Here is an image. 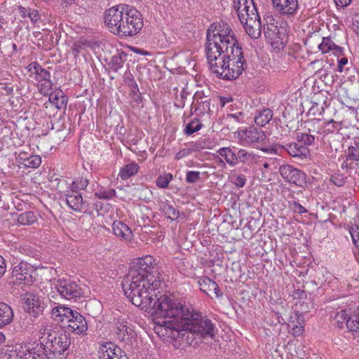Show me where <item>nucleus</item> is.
Listing matches in <instances>:
<instances>
[{
	"instance_id": "nucleus-16",
	"label": "nucleus",
	"mask_w": 359,
	"mask_h": 359,
	"mask_svg": "<svg viewBox=\"0 0 359 359\" xmlns=\"http://www.w3.org/2000/svg\"><path fill=\"white\" fill-rule=\"evenodd\" d=\"M238 135L243 144L261 142L266 138V135L264 131L254 127H249L245 130L238 131Z\"/></svg>"
},
{
	"instance_id": "nucleus-10",
	"label": "nucleus",
	"mask_w": 359,
	"mask_h": 359,
	"mask_svg": "<svg viewBox=\"0 0 359 359\" xmlns=\"http://www.w3.org/2000/svg\"><path fill=\"white\" fill-rule=\"evenodd\" d=\"M55 285L61 297L66 299L75 302L83 295L81 287L70 278H58Z\"/></svg>"
},
{
	"instance_id": "nucleus-20",
	"label": "nucleus",
	"mask_w": 359,
	"mask_h": 359,
	"mask_svg": "<svg viewBox=\"0 0 359 359\" xmlns=\"http://www.w3.org/2000/svg\"><path fill=\"white\" fill-rule=\"evenodd\" d=\"M125 352L111 342H105L100 346V359H114L122 355Z\"/></svg>"
},
{
	"instance_id": "nucleus-9",
	"label": "nucleus",
	"mask_w": 359,
	"mask_h": 359,
	"mask_svg": "<svg viewBox=\"0 0 359 359\" xmlns=\"http://www.w3.org/2000/svg\"><path fill=\"white\" fill-rule=\"evenodd\" d=\"M125 4L113 6L106 11L104 22L109 30L116 35H123V22H124Z\"/></svg>"
},
{
	"instance_id": "nucleus-12",
	"label": "nucleus",
	"mask_w": 359,
	"mask_h": 359,
	"mask_svg": "<svg viewBox=\"0 0 359 359\" xmlns=\"http://www.w3.org/2000/svg\"><path fill=\"white\" fill-rule=\"evenodd\" d=\"M21 300L25 304L24 309L31 316L37 318L43 313V304L38 294L26 292L21 295Z\"/></svg>"
},
{
	"instance_id": "nucleus-19",
	"label": "nucleus",
	"mask_w": 359,
	"mask_h": 359,
	"mask_svg": "<svg viewBox=\"0 0 359 359\" xmlns=\"http://www.w3.org/2000/svg\"><path fill=\"white\" fill-rule=\"evenodd\" d=\"M273 6L280 14L292 15L298 8L297 0H271Z\"/></svg>"
},
{
	"instance_id": "nucleus-25",
	"label": "nucleus",
	"mask_w": 359,
	"mask_h": 359,
	"mask_svg": "<svg viewBox=\"0 0 359 359\" xmlns=\"http://www.w3.org/2000/svg\"><path fill=\"white\" fill-rule=\"evenodd\" d=\"M114 235L126 241H130L133 237L130 229L121 221H114L112 224Z\"/></svg>"
},
{
	"instance_id": "nucleus-45",
	"label": "nucleus",
	"mask_w": 359,
	"mask_h": 359,
	"mask_svg": "<svg viewBox=\"0 0 359 359\" xmlns=\"http://www.w3.org/2000/svg\"><path fill=\"white\" fill-rule=\"evenodd\" d=\"M348 320H349L348 314L346 313V311L342 310L335 315L334 318V323L337 327L341 328L343 327L344 323L346 324Z\"/></svg>"
},
{
	"instance_id": "nucleus-29",
	"label": "nucleus",
	"mask_w": 359,
	"mask_h": 359,
	"mask_svg": "<svg viewBox=\"0 0 359 359\" xmlns=\"http://www.w3.org/2000/svg\"><path fill=\"white\" fill-rule=\"evenodd\" d=\"M74 311L69 307L56 306L53 309L52 315L55 320L67 323Z\"/></svg>"
},
{
	"instance_id": "nucleus-48",
	"label": "nucleus",
	"mask_w": 359,
	"mask_h": 359,
	"mask_svg": "<svg viewBox=\"0 0 359 359\" xmlns=\"http://www.w3.org/2000/svg\"><path fill=\"white\" fill-rule=\"evenodd\" d=\"M345 157L346 158V160H350L351 161H359V152L356 148H355L354 145H351L348 147Z\"/></svg>"
},
{
	"instance_id": "nucleus-3",
	"label": "nucleus",
	"mask_w": 359,
	"mask_h": 359,
	"mask_svg": "<svg viewBox=\"0 0 359 359\" xmlns=\"http://www.w3.org/2000/svg\"><path fill=\"white\" fill-rule=\"evenodd\" d=\"M152 277L142 282L129 280L122 283L123 290L129 301L147 313L151 311L154 299L150 291L157 290L161 286V281L158 279L153 280Z\"/></svg>"
},
{
	"instance_id": "nucleus-37",
	"label": "nucleus",
	"mask_w": 359,
	"mask_h": 359,
	"mask_svg": "<svg viewBox=\"0 0 359 359\" xmlns=\"http://www.w3.org/2000/svg\"><path fill=\"white\" fill-rule=\"evenodd\" d=\"M295 140L302 146L306 147V148H308L309 146L314 145L316 142V139L312 135L305 133L302 131L297 132L296 133Z\"/></svg>"
},
{
	"instance_id": "nucleus-33",
	"label": "nucleus",
	"mask_w": 359,
	"mask_h": 359,
	"mask_svg": "<svg viewBox=\"0 0 359 359\" xmlns=\"http://www.w3.org/2000/svg\"><path fill=\"white\" fill-rule=\"evenodd\" d=\"M346 327L354 337H359V312L354 313L349 316V320L346 322Z\"/></svg>"
},
{
	"instance_id": "nucleus-54",
	"label": "nucleus",
	"mask_w": 359,
	"mask_h": 359,
	"mask_svg": "<svg viewBox=\"0 0 359 359\" xmlns=\"http://www.w3.org/2000/svg\"><path fill=\"white\" fill-rule=\"evenodd\" d=\"M95 195L100 199H110L116 196V191L114 189H110L107 191L96 193Z\"/></svg>"
},
{
	"instance_id": "nucleus-22",
	"label": "nucleus",
	"mask_w": 359,
	"mask_h": 359,
	"mask_svg": "<svg viewBox=\"0 0 359 359\" xmlns=\"http://www.w3.org/2000/svg\"><path fill=\"white\" fill-rule=\"evenodd\" d=\"M325 123L320 118H312L305 121L304 126L302 128V132L312 135L315 139H318L317 136L320 134L324 128Z\"/></svg>"
},
{
	"instance_id": "nucleus-63",
	"label": "nucleus",
	"mask_w": 359,
	"mask_h": 359,
	"mask_svg": "<svg viewBox=\"0 0 359 359\" xmlns=\"http://www.w3.org/2000/svg\"><path fill=\"white\" fill-rule=\"evenodd\" d=\"M225 120L226 121L230 123V122H236V123H239L240 122V120H239V116L236 114H227L226 117L225 118Z\"/></svg>"
},
{
	"instance_id": "nucleus-26",
	"label": "nucleus",
	"mask_w": 359,
	"mask_h": 359,
	"mask_svg": "<svg viewBox=\"0 0 359 359\" xmlns=\"http://www.w3.org/2000/svg\"><path fill=\"white\" fill-rule=\"evenodd\" d=\"M13 318V312L11 306L0 302V328L10 324Z\"/></svg>"
},
{
	"instance_id": "nucleus-46",
	"label": "nucleus",
	"mask_w": 359,
	"mask_h": 359,
	"mask_svg": "<svg viewBox=\"0 0 359 359\" xmlns=\"http://www.w3.org/2000/svg\"><path fill=\"white\" fill-rule=\"evenodd\" d=\"M173 177L171 173L160 175L156 180V184L159 188L165 189L168 187Z\"/></svg>"
},
{
	"instance_id": "nucleus-27",
	"label": "nucleus",
	"mask_w": 359,
	"mask_h": 359,
	"mask_svg": "<svg viewBox=\"0 0 359 359\" xmlns=\"http://www.w3.org/2000/svg\"><path fill=\"white\" fill-rule=\"evenodd\" d=\"M128 54L123 50H116V53L112 55L109 66L110 68L115 72H117L120 69L124 62L126 61Z\"/></svg>"
},
{
	"instance_id": "nucleus-21",
	"label": "nucleus",
	"mask_w": 359,
	"mask_h": 359,
	"mask_svg": "<svg viewBox=\"0 0 359 359\" xmlns=\"http://www.w3.org/2000/svg\"><path fill=\"white\" fill-rule=\"evenodd\" d=\"M285 151L294 158H305L310 155V150L299 142H291L285 144Z\"/></svg>"
},
{
	"instance_id": "nucleus-15",
	"label": "nucleus",
	"mask_w": 359,
	"mask_h": 359,
	"mask_svg": "<svg viewBox=\"0 0 359 359\" xmlns=\"http://www.w3.org/2000/svg\"><path fill=\"white\" fill-rule=\"evenodd\" d=\"M65 325L67 330L75 334H85L88 330V324L85 318L78 311H74Z\"/></svg>"
},
{
	"instance_id": "nucleus-42",
	"label": "nucleus",
	"mask_w": 359,
	"mask_h": 359,
	"mask_svg": "<svg viewBox=\"0 0 359 359\" xmlns=\"http://www.w3.org/2000/svg\"><path fill=\"white\" fill-rule=\"evenodd\" d=\"M161 210L167 218L171 220H176L180 217V212L168 203H164Z\"/></svg>"
},
{
	"instance_id": "nucleus-38",
	"label": "nucleus",
	"mask_w": 359,
	"mask_h": 359,
	"mask_svg": "<svg viewBox=\"0 0 359 359\" xmlns=\"http://www.w3.org/2000/svg\"><path fill=\"white\" fill-rule=\"evenodd\" d=\"M49 101L53 104H55L57 108H61L62 105L65 103L67 104V98L64 95V93L60 90H56L53 93L50 92Z\"/></svg>"
},
{
	"instance_id": "nucleus-7",
	"label": "nucleus",
	"mask_w": 359,
	"mask_h": 359,
	"mask_svg": "<svg viewBox=\"0 0 359 359\" xmlns=\"http://www.w3.org/2000/svg\"><path fill=\"white\" fill-rule=\"evenodd\" d=\"M143 18L135 8L126 5L124 8V22H123V36H133L143 27Z\"/></svg>"
},
{
	"instance_id": "nucleus-41",
	"label": "nucleus",
	"mask_w": 359,
	"mask_h": 359,
	"mask_svg": "<svg viewBox=\"0 0 359 359\" xmlns=\"http://www.w3.org/2000/svg\"><path fill=\"white\" fill-rule=\"evenodd\" d=\"M236 13L241 22L243 23L244 18L248 17V13L250 14V13H257V10L253 1L252 6L245 5L241 8H240V9L236 11Z\"/></svg>"
},
{
	"instance_id": "nucleus-2",
	"label": "nucleus",
	"mask_w": 359,
	"mask_h": 359,
	"mask_svg": "<svg viewBox=\"0 0 359 359\" xmlns=\"http://www.w3.org/2000/svg\"><path fill=\"white\" fill-rule=\"evenodd\" d=\"M212 72L220 79L234 80L247 67L241 45L206 55Z\"/></svg>"
},
{
	"instance_id": "nucleus-8",
	"label": "nucleus",
	"mask_w": 359,
	"mask_h": 359,
	"mask_svg": "<svg viewBox=\"0 0 359 359\" xmlns=\"http://www.w3.org/2000/svg\"><path fill=\"white\" fill-rule=\"evenodd\" d=\"M36 269L24 261L14 266L11 273L13 283L18 285H31L36 281Z\"/></svg>"
},
{
	"instance_id": "nucleus-30",
	"label": "nucleus",
	"mask_w": 359,
	"mask_h": 359,
	"mask_svg": "<svg viewBox=\"0 0 359 359\" xmlns=\"http://www.w3.org/2000/svg\"><path fill=\"white\" fill-rule=\"evenodd\" d=\"M319 50L322 53H326L330 50H334L336 54L341 53L342 48L336 45L330 38L323 37L321 43L318 46Z\"/></svg>"
},
{
	"instance_id": "nucleus-23",
	"label": "nucleus",
	"mask_w": 359,
	"mask_h": 359,
	"mask_svg": "<svg viewBox=\"0 0 359 359\" xmlns=\"http://www.w3.org/2000/svg\"><path fill=\"white\" fill-rule=\"evenodd\" d=\"M288 327L293 336H299L304 332V320L302 313L296 312L294 316H291L288 322Z\"/></svg>"
},
{
	"instance_id": "nucleus-50",
	"label": "nucleus",
	"mask_w": 359,
	"mask_h": 359,
	"mask_svg": "<svg viewBox=\"0 0 359 359\" xmlns=\"http://www.w3.org/2000/svg\"><path fill=\"white\" fill-rule=\"evenodd\" d=\"M200 175L198 171H188L186 174V182L189 184L195 183L200 179Z\"/></svg>"
},
{
	"instance_id": "nucleus-35",
	"label": "nucleus",
	"mask_w": 359,
	"mask_h": 359,
	"mask_svg": "<svg viewBox=\"0 0 359 359\" xmlns=\"http://www.w3.org/2000/svg\"><path fill=\"white\" fill-rule=\"evenodd\" d=\"M196 101V111H199L201 114H204L210 110V100L208 99L204 100L203 97H199V93H196L194 96V102Z\"/></svg>"
},
{
	"instance_id": "nucleus-43",
	"label": "nucleus",
	"mask_w": 359,
	"mask_h": 359,
	"mask_svg": "<svg viewBox=\"0 0 359 359\" xmlns=\"http://www.w3.org/2000/svg\"><path fill=\"white\" fill-rule=\"evenodd\" d=\"M202 126L199 119L194 118L186 126L184 130V133L188 135H192L195 132L198 131L202 128Z\"/></svg>"
},
{
	"instance_id": "nucleus-4",
	"label": "nucleus",
	"mask_w": 359,
	"mask_h": 359,
	"mask_svg": "<svg viewBox=\"0 0 359 359\" xmlns=\"http://www.w3.org/2000/svg\"><path fill=\"white\" fill-rule=\"evenodd\" d=\"M239 45L230 25L224 22H214L207 29L205 55L211 57L212 54Z\"/></svg>"
},
{
	"instance_id": "nucleus-51",
	"label": "nucleus",
	"mask_w": 359,
	"mask_h": 359,
	"mask_svg": "<svg viewBox=\"0 0 359 359\" xmlns=\"http://www.w3.org/2000/svg\"><path fill=\"white\" fill-rule=\"evenodd\" d=\"M350 233L351 235L353 244L359 248V226L355 225L352 226L350 229Z\"/></svg>"
},
{
	"instance_id": "nucleus-13",
	"label": "nucleus",
	"mask_w": 359,
	"mask_h": 359,
	"mask_svg": "<svg viewBox=\"0 0 359 359\" xmlns=\"http://www.w3.org/2000/svg\"><path fill=\"white\" fill-rule=\"evenodd\" d=\"M115 334L117 339L126 346H131L135 341L136 334L135 331L128 325L127 322L117 320L116 323Z\"/></svg>"
},
{
	"instance_id": "nucleus-32",
	"label": "nucleus",
	"mask_w": 359,
	"mask_h": 359,
	"mask_svg": "<svg viewBox=\"0 0 359 359\" xmlns=\"http://www.w3.org/2000/svg\"><path fill=\"white\" fill-rule=\"evenodd\" d=\"M125 82L130 87V96L133 101L140 103L142 100V97L139 91L138 86L133 77H126Z\"/></svg>"
},
{
	"instance_id": "nucleus-24",
	"label": "nucleus",
	"mask_w": 359,
	"mask_h": 359,
	"mask_svg": "<svg viewBox=\"0 0 359 359\" xmlns=\"http://www.w3.org/2000/svg\"><path fill=\"white\" fill-rule=\"evenodd\" d=\"M264 34L271 44L278 43L281 40L283 33L278 25L274 23H269L264 25Z\"/></svg>"
},
{
	"instance_id": "nucleus-18",
	"label": "nucleus",
	"mask_w": 359,
	"mask_h": 359,
	"mask_svg": "<svg viewBox=\"0 0 359 359\" xmlns=\"http://www.w3.org/2000/svg\"><path fill=\"white\" fill-rule=\"evenodd\" d=\"M66 201L68 205L74 211L82 212L87 209L86 201H83L79 191L74 189L67 191Z\"/></svg>"
},
{
	"instance_id": "nucleus-44",
	"label": "nucleus",
	"mask_w": 359,
	"mask_h": 359,
	"mask_svg": "<svg viewBox=\"0 0 359 359\" xmlns=\"http://www.w3.org/2000/svg\"><path fill=\"white\" fill-rule=\"evenodd\" d=\"M41 163V158L38 155H32L25 158L23 161V164L25 167L36 168Z\"/></svg>"
},
{
	"instance_id": "nucleus-52",
	"label": "nucleus",
	"mask_w": 359,
	"mask_h": 359,
	"mask_svg": "<svg viewBox=\"0 0 359 359\" xmlns=\"http://www.w3.org/2000/svg\"><path fill=\"white\" fill-rule=\"evenodd\" d=\"M233 183L238 188L243 187L246 183V177L244 175L240 174L233 176Z\"/></svg>"
},
{
	"instance_id": "nucleus-47",
	"label": "nucleus",
	"mask_w": 359,
	"mask_h": 359,
	"mask_svg": "<svg viewBox=\"0 0 359 359\" xmlns=\"http://www.w3.org/2000/svg\"><path fill=\"white\" fill-rule=\"evenodd\" d=\"M53 83L50 80L40 81L38 82V89L43 95H48L52 90Z\"/></svg>"
},
{
	"instance_id": "nucleus-28",
	"label": "nucleus",
	"mask_w": 359,
	"mask_h": 359,
	"mask_svg": "<svg viewBox=\"0 0 359 359\" xmlns=\"http://www.w3.org/2000/svg\"><path fill=\"white\" fill-rule=\"evenodd\" d=\"M273 111L269 108H264L262 110L257 111L256 115L255 116V123L260 126H264L269 123L273 118Z\"/></svg>"
},
{
	"instance_id": "nucleus-64",
	"label": "nucleus",
	"mask_w": 359,
	"mask_h": 359,
	"mask_svg": "<svg viewBox=\"0 0 359 359\" xmlns=\"http://www.w3.org/2000/svg\"><path fill=\"white\" fill-rule=\"evenodd\" d=\"M219 104L222 107H224L227 103H229L233 101L231 97H219Z\"/></svg>"
},
{
	"instance_id": "nucleus-61",
	"label": "nucleus",
	"mask_w": 359,
	"mask_h": 359,
	"mask_svg": "<svg viewBox=\"0 0 359 359\" xmlns=\"http://www.w3.org/2000/svg\"><path fill=\"white\" fill-rule=\"evenodd\" d=\"M41 67V66L38 62H32L31 64H29L27 67V69L28 72H29L32 74H34L36 75Z\"/></svg>"
},
{
	"instance_id": "nucleus-5",
	"label": "nucleus",
	"mask_w": 359,
	"mask_h": 359,
	"mask_svg": "<svg viewBox=\"0 0 359 359\" xmlns=\"http://www.w3.org/2000/svg\"><path fill=\"white\" fill-rule=\"evenodd\" d=\"M41 340L48 351V359H65L69 355L71 339L66 332L46 328Z\"/></svg>"
},
{
	"instance_id": "nucleus-31",
	"label": "nucleus",
	"mask_w": 359,
	"mask_h": 359,
	"mask_svg": "<svg viewBox=\"0 0 359 359\" xmlns=\"http://www.w3.org/2000/svg\"><path fill=\"white\" fill-rule=\"evenodd\" d=\"M217 154L223 156L226 162L231 166H234L238 163L237 153L233 151L229 147H222L217 150Z\"/></svg>"
},
{
	"instance_id": "nucleus-34",
	"label": "nucleus",
	"mask_w": 359,
	"mask_h": 359,
	"mask_svg": "<svg viewBox=\"0 0 359 359\" xmlns=\"http://www.w3.org/2000/svg\"><path fill=\"white\" fill-rule=\"evenodd\" d=\"M140 169L138 164L131 163L124 165L119 173V176L122 180H127L137 173Z\"/></svg>"
},
{
	"instance_id": "nucleus-58",
	"label": "nucleus",
	"mask_w": 359,
	"mask_h": 359,
	"mask_svg": "<svg viewBox=\"0 0 359 359\" xmlns=\"http://www.w3.org/2000/svg\"><path fill=\"white\" fill-rule=\"evenodd\" d=\"M253 0H233V8L237 11L245 5L252 6Z\"/></svg>"
},
{
	"instance_id": "nucleus-11",
	"label": "nucleus",
	"mask_w": 359,
	"mask_h": 359,
	"mask_svg": "<svg viewBox=\"0 0 359 359\" xmlns=\"http://www.w3.org/2000/svg\"><path fill=\"white\" fill-rule=\"evenodd\" d=\"M280 176L287 182L299 187H305L307 185V176L303 171L285 164L280 165L278 169Z\"/></svg>"
},
{
	"instance_id": "nucleus-56",
	"label": "nucleus",
	"mask_w": 359,
	"mask_h": 359,
	"mask_svg": "<svg viewBox=\"0 0 359 359\" xmlns=\"http://www.w3.org/2000/svg\"><path fill=\"white\" fill-rule=\"evenodd\" d=\"M27 17L30 19L33 24L36 23L41 18V16L38 11L31 9L29 8V12L27 13Z\"/></svg>"
},
{
	"instance_id": "nucleus-14",
	"label": "nucleus",
	"mask_w": 359,
	"mask_h": 359,
	"mask_svg": "<svg viewBox=\"0 0 359 359\" xmlns=\"http://www.w3.org/2000/svg\"><path fill=\"white\" fill-rule=\"evenodd\" d=\"M244 28L246 33L252 39H258L262 34V24L258 13H248V17L244 18Z\"/></svg>"
},
{
	"instance_id": "nucleus-6",
	"label": "nucleus",
	"mask_w": 359,
	"mask_h": 359,
	"mask_svg": "<svg viewBox=\"0 0 359 359\" xmlns=\"http://www.w3.org/2000/svg\"><path fill=\"white\" fill-rule=\"evenodd\" d=\"M154 262V259L150 255L134 259L130 263L127 278L129 280L142 282L153 276L152 279L156 280L158 279L161 285L163 278Z\"/></svg>"
},
{
	"instance_id": "nucleus-1",
	"label": "nucleus",
	"mask_w": 359,
	"mask_h": 359,
	"mask_svg": "<svg viewBox=\"0 0 359 359\" xmlns=\"http://www.w3.org/2000/svg\"><path fill=\"white\" fill-rule=\"evenodd\" d=\"M149 313L167 334L189 346L197 345L205 337L213 338L215 334L210 319L173 294L156 296Z\"/></svg>"
},
{
	"instance_id": "nucleus-60",
	"label": "nucleus",
	"mask_w": 359,
	"mask_h": 359,
	"mask_svg": "<svg viewBox=\"0 0 359 359\" xmlns=\"http://www.w3.org/2000/svg\"><path fill=\"white\" fill-rule=\"evenodd\" d=\"M262 151H273L276 154L281 153L283 151H285V145H280V144H275L272 146L271 148H264L262 149Z\"/></svg>"
},
{
	"instance_id": "nucleus-40",
	"label": "nucleus",
	"mask_w": 359,
	"mask_h": 359,
	"mask_svg": "<svg viewBox=\"0 0 359 359\" xmlns=\"http://www.w3.org/2000/svg\"><path fill=\"white\" fill-rule=\"evenodd\" d=\"M238 161L245 164L252 163L257 158V156L245 149H240L237 152Z\"/></svg>"
},
{
	"instance_id": "nucleus-57",
	"label": "nucleus",
	"mask_w": 359,
	"mask_h": 359,
	"mask_svg": "<svg viewBox=\"0 0 359 359\" xmlns=\"http://www.w3.org/2000/svg\"><path fill=\"white\" fill-rule=\"evenodd\" d=\"M85 44L84 43H80V41L73 44L72 50L75 57H78L79 54L84 49Z\"/></svg>"
},
{
	"instance_id": "nucleus-62",
	"label": "nucleus",
	"mask_w": 359,
	"mask_h": 359,
	"mask_svg": "<svg viewBox=\"0 0 359 359\" xmlns=\"http://www.w3.org/2000/svg\"><path fill=\"white\" fill-rule=\"evenodd\" d=\"M190 148L183 149L176 154L175 158L180 160L191 154Z\"/></svg>"
},
{
	"instance_id": "nucleus-36",
	"label": "nucleus",
	"mask_w": 359,
	"mask_h": 359,
	"mask_svg": "<svg viewBox=\"0 0 359 359\" xmlns=\"http://www.w3.org/2000/svg\"><path fill=\"white\" fill-rule=\"evenodd\" d=\"M36 221L34 212L26 211L18 215L17 222L19 225H32Z\"/></svg>"
},
{
	"instance_id": "nucleus-59",
	"label": "nucleus",
	"mask_w": 359,
	"mask_h": 359,
	"mask_svg": "<svg viewBox=\"0 0 359 359\" xmlns=\"http://www.w3.org/2000/svg\"><path fill=\"white\" fill-rule=\"evenodd\" d=\"M74 184H75L79 190L84 189L88 184V180L83 177H79L74 181Z\"/></svg>"
},
{
	"instance_id": "nucleus-17",
	"label": "nucleus",
	"mask_w": 359,
	"mask_h": 359,
	"mask_svg": "<svg viewBox=\"0 0 359 359\" xmlns=\"http://www.w3.org/2000/svg\"><path fill=\"white\" fill-rule=\"evenodd\" d=\"M198 284L201 291L212 299L213 297L219 298L223 295L217 283L207 276L200 278L198 280Z\"/></svg>"
},
{
	"instance_id": "nucleus-49",
	"label": "nucleus",
	"mask_w": 359,
	"mask_h": 359,
	"mask_svg": "<svg viewBox=\"0 0 359 359\" xmlns=\"http://www.w3.org/2000/svg\"><path fill=\"white\" fill-rule=\"evenodd\" d=\"M346 177L342 174H334L330 177V182L337 187H342L346 182Z\"/></svg>"
},
{
	"instance_id": "nucleus-53",
	"label": "nucleus",
	"mask_w": 359,
	"mask_h": 359,
	"mask_svg": "<svg viewBox=\"0 0 359 359\" xmlns=\"http://www.w3.org/2000/svg\"><path fill=\"white\" fill-rule=\"evenodd\" d=\"M36 79L38 82L40 81L50 80V74L48 71L41 67L36 74Z\"/></svg>"
},
{
	"instance_id": "nucleus-39",
	"label": "nucleus",
	"mask_w": 359,
	"mask_h": 359,
	"mask_svg": "<svg viewBox=\"0 0 359 359\" xmlns=\"http://www.w3.org/2000/svg\"><path fill=\"white\" fill-rule=\"evenodd\" d=\"M32 354L35 359H48V351L44 347V343L41 340L40 344H38L35 347L31 349Z\"/></svg>"
},
{
	"instance_id": "nucleus-55",
	"label": "nucleus",
	"mask_w": 359,
	"mask_h": 359,
	"mask_svg": "<svg viewBox=\"0 0 359 359\" xmlns=\"http://www.w3.org/2000/svg\"><path fill=\"white\" fill-rule=\"evenodd\" d=\"M324 111V107L323 105H320L318 103L313 102V105L309 110V114L313 116L317 114H321Z\"/></svg>"
}]
</instances>
